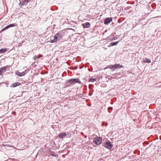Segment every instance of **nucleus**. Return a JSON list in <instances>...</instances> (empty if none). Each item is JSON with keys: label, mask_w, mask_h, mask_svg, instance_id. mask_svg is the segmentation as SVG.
I'll return each mask as SVG.
<instances>
[{"label": "nucleus", "mask_w": 161, "mask_h": 161, "mask_svg": "<svg viewBox=\"0 0 161 161\" xmlns=\"http://www.w3.org/2000/svg\"><path fill=\"white\" fill-rule=\"evenodd\" d=\"M50 154L52 156H55V154L54 153V152H50Z\"/></svg>", "instance_id": "obj_24"}, {"label": "nucleus", "mask_w": 161, "mask_h": 161, "mask_svg": "<svg viewBox=\"0 0 161 161\" xmlns=\"http://www.w3.org/2000/svg\"><path fill=\"white\" fill-rule=\"evenodd\" d=\"M71 22H72V23H74V22H73V21H71Z\"/></svg>", "instance_id": "obj_29"}, {"label": "nucleus", "mask_w": 161, "mask_h": 161, "mask_svg": "<svg viewBox=\"0 0 161 161\" xmlns=\"http://www.w3.org/2000/svg\"><path fill=\"white\" fill-rule=\"evenodd\" d=\"M57 40H55V39L54 38L53 39V40H51V41H50V42L51 43H55V42H57Z\"/></svg>", "instance_id": "obj_21"}, {"label": "nucleus", "mask_w": 161, "mask_h": 161, "mask_svg": "<svg viewBox=\"0 0 161 161\" xmlns=\"http://www.w3.org/2000/svg\"><path fill=\"white\" fill-rule=\"evenodd\" d=\"M30 0H22L21 1L19 0L20 2L19 3V5L20 7H22L23 5H26Z\"/></svg>", "instance_id": "obj_5"}, {"label": "nucleus", "mask_w": 161, "mask_h": 161, "mask_svg": "<svg viewBox=\"0 0 161 161\" xmlns=\"http://www.w3.org/2000/svg\"><path fill=\"white\" fill-rule=\"evenodd\" d=\"M112 107H109V108H108V110L111 109H112Z\"/></svg>", "instance_id": "obj_27"}, {"label": "nucleus", "mask_w": 161, "mask_h": 161, "mask_svg": "<svg viewBox=\"0 0 161 161\" xmlns=\"http://www.w3.org/2000/svg\"><path fill=\"white\" fill-rule=\"evenodd\" d=\"M78 68V67L77 66H75L73 67V66H71V69H76Z\"/></svg>", "instance_id": "obj_23"}, {"label": "nucleus", "mask_w": 161, "mask_h": 161, "mask_svg": "<svg viewBox=\"0 0 161 161\" xmlns=\"http://www.w3.org/2000/svg\"><path fill=\"white\" fill-rule=\"evenodd\" d=\"M106 126H107L108 125V124L107 123H106L105 125Z\"/></svg>", "instance_id": "obj_28"}, {"label": "nucleus", "mask_w": 161, "mask_h": 161, "mask_svg": "<svg viewBox=\"0 0 161 161\" xmlns=\"http://www.w3.org/2000/svg\"><path fill=\"white\" fill-rule=\"evenodd\" d=\"M118 38H117V37H113L111 39V41H114V40H117V39Z\"/></svg>", "instance_id": "obj_25"}, {"label": "nucleus", "mask_w": 161, "mask_h": 161, "mask_svg": "<svg viewBox=\"0 0 161 161\" xmlns=\"http://www.w3.org/2000/svg\"><path fill=\"white\" fill-rule=\"evenodd\" d=\"M39 55L40 56H35L34 57V59L36 60V59L39 58L40 57L42 56L40 54Z\"/></svg>", "instance_id": "obj_20"}, {"label": "nucleus", "mask_w": 161, "mask_h": 161, "mask_svg": "<svg viewBox=\"0 0 161 161\" xmlns=\"http://www.w3.org/2000/svg\"><path fill=\"white\" fill-rule=\"evenodd\" d=\"M20 84V83L19 82H16L13 84L12 85L13 87H15L19 85Z\"/></svg>", "instance_id": "obj_15"}, {"label": "nucleus", "mask_w": 161, "mask_h": 161, "mask_svg": "<svg viewBox=\"0 0 161 161\" xmlns=\"http://www.w3.org/2000/svg\"><path fill=\"white\" fill-rule=\"evenodd\" d=\"M90 25V24L89 22H86L84 24V27L85 28H87Z\"/></svg>", "instance_id": "obj_14"}, {"label": "nucleus", "mask_w": 161, "mask_h": 161, "mask_svg": "<svg viewBox=\"0 0 161 161\" xmlns=\"http://www.w3.org/2000/svg\"><path fill=\"white\" fill-rule=\"evenodd\" d=\"M75 83H78L79 84H81V82L80 81L79 79L78 78L71 79V84Z\"/></svg>", "instance_id": "obj_7"}, {"label": "nucleus", "mask_w": 161, "mask_h": 161, "mask_svg": "<svg viewBox=\"0 0 161 161\" xmlns=\"http://www.w3.org/2000/svg\"><path fill=\"white\" fill-rule=\"evenodd\" d=\"M72 24H71V25H72ZM76 30V27L75 25L72 26L71 25V30H73L74 31H75Z\"/></svg>", "instance_id": "obj_18"}, {"label": "nucleus", "mask_w": 161, "mask_h": 161, "mask_svg": "<svg viewBox=\"0 0 161 161\" xmlns=\"http://www.w3.org/2000/svg\"><path fill=\"white\" fill-rule=\"evenodd\" d=\"M9 28V27H8V25H7V26H6V27H5L4 28H3V29H2V30L1 31H0V33L1 32H2V31H5V30L8 29Z\"/></svg>", "instance_id": "obj_19"}, {"label": "nucleus", "mask_w": 161, "mask_h": 161, "mask_svg": "<svg viewBox=\"0 0 161 161\" xmlns=\"http://www.w3.org/2000/svg\"><path fill=\"white\" fill-rule=\"evenodd\" d=\"M81 133L82 134H83V133L81 132Z\"/></svg>", "instance_id": "obj_32"}, {"label": "nucleus", "mask_w": 161, "mask_h": 161, "mask_svg": "<svg viewBox=\"0 0 161 161\" xmlns=\"http://www.w3.org/2000/svg\"><path fill=\"white\" fill-rule=\"evenodd\" d=\"M7 48H2L0 49V53H5L7 51Z\"/></svg>", "instance_id": "obj_11"}, {"label": "nucleus", "mask_w": 161, "mask_h": 161, "mask_svg": "<svg viewBox=\"0 0 161 161\" xmlns=\"http://www.w3.org/2000/svg\"><path fill=\"white\" fill-rule=\"evenodd\" d=\"M103 146L108 149H111L113 147V145L109 141L104 143Z\"/></svg>", "instance_id": "obj_4"}, {"label": "nucleus", "mask_w": 161, "mask_h": 161, "mask_svg": "<svg viewBox=\"0 0 161 161\" xmlns=\"http://www.w3.org/2000/svg\"><path fill=\"white\" fill-rule=\"evenodd\" d=\"M72 36V37H73V35H72V36Z\"/></svg>", "instance_id": "obj_31"}, {"label": "nucleus", "mask_w": 161, "mask_h": 161, "mask_svg": "<svg viewBox=\"0 0 161 161\" xmlns=\"http://www.w3.org/2000/svg\"><path fill=\"white\" fill-rule=\"evenodd\" d=\"M143 61L145 63H150L151 62V60L150 59L147 58H145L143 60Z\"/></svg>", "instance_id": "obj_12"}, {"label": "nucleus", "mask_w": 161, "mask_h": 161, "mask_svg": "<svg viewBox=\"0 0 161 161\" xmlns=\"http://www.w3.org/2000/svg\"><path fill=\"white\" fill-rule=\"evenodd\" d=\"M62 36L63 33L61 31H60L56 34V35L54 36V38L55 40H56L57 41H58L62 39Z\"/></svg>", "instance_id": "obj_2"}, {"label": "nucleus", "mask_w": 161, "mask_h": 161, "mask_svg": "<svg viewBox=\"0 0 161 161\" xmlns=\"http://www.w3.org/2000/svg\"><path fill=\"white\" fill-rule=\"evenodd\" d=\"M119 42V41H117L116 42H112L110 43V45H111L112 46L116 45Z\"/></svg>", "instance_id": "obj_16"}, {"label": "nucleus", "mask_w": 161, "mask_h": 161, "mask_svg": "<svg viewBox=\"0 0 161 161\" xmlns=\"http://www.w3.org/2000/svg\"><path fill=\"white\" fill-rule=\"evenodd\" d=\"M16 74L18 75V76L21 77L22 76H24L25 74L24 72H20L18 70L16 71Z\"/></svg>", "instance_id": "obj_9"}, {"label": "nucleus", "mask_w": 161, "mask_h": 161, "mask_svg": "<svg viewBox=\"0 0 161 161\" xmlns=\"http://www.w3.org/2000/svg\"><path fill=\"white\" fill-rule=\"evenodd\" d=\"M123 67V66L122 65L118 64L114 65H108L105 69L109 68L112 69V71H114L117 69H120Z\"/></svg>", "instance_id": "obj_1"}, {"label": "nucleus", "mask_w": 161, "mask_h": 161, "mask_svg": "<svg viewBox=\"0 0 161 161\" xmlns=\"http://www.w3.org/2000/svg\"><path fill=\"white\" fill-rule=\"evenodd\" d=\"M16 159L14 158H9L8 160V161H16Z\"/></svg>", "instance_id": "obj_22"}, {"label": "nucleus", "mask_w": 161, "mask_h": 161, "mask_svg": "<svg viewBox=\"0 0 161 161\" xmlns=\"http://www.w3.org/2000/svg\"><path fill=\"white\" fill-rule=\"evenodd\" d=\"M69 81H70V79L69 80Z\"/></svg>", "instance_id": "obj_30"}, {"label": "nucleus", "mask_w": 161, "mask_h": 161, "mask_svg": "<svg viewBox=\"0 0 161 161\" xmlns=\"http://www.w3.org/2000/svg\"><path fill=\"white\" fill-rule=\"evenodd\" d=\"M112 21V18L111 17H108L106 18L104 21V24L106 25L108 24L110 22Z\"/></svg>", "instance_id": "obj_6"}, {"label": "nucleus", "mask_w": 161, "mask_h": 161, "mask_svg": "<svg viewBox=\"0 0 161 161\" xmlns=\"http://www.w3.org/2000/svg\"><path fill=\"white\" fill-rule=\"evenodd\" d=\"M8 66L3 67L0 68V75L6 71Z\"/></svg>", "instance_id": "obj_8"}, {"label": "nucleus", "mask_w": 161, "mask_h": 161, "mask_svg": "<svg viewBox=\"0 0 161 161\" xmlns=\"http://www.w3.org/2000/svg\"><path fill=\"white\" fill-rule=\"evenodd\" d=\"M97 80V79L96 78H91L89 80V82L93 83V82H94V81H96Z\"/></svg>", "instance_id": "obj_13"}, {"label": "nucleus", "mask_w": 161, "mask_h": 161, "mask_svg": "<svg viewBox=\"0 0 161 161\" xmlns=\"http://www.w3.org/2000/svg\"><path fill=\"white\" fill-rule=\"evenodd\" d=\"M102 139L101 137L97 136L94 138L93 142L97 145L101 144L102 143Z\"/></svg>", "instance_id": "obj_3"}, {"label": "nucleus", "mask_w": 161, "mask_h": 161, "mask_svg": "<svg viewBox=\"0 0 161 161\" xmlns=\"http://www.w3.org/2000/svg\"><path fill=\"white\" fill-rule=\"evenodd\" d=\"M2 84H5L6 86L7 87H8V84H7V83H3V82H2V83H0V85H1Z\"/></svg>", "instance_id": "obj_26"}, {"label": "nucleus", "mask_w": 161, "mask_h": 161, "mask_svg": "<svg viewBox=\"0 0 161 161\" xmlns=\"http://www.w3.org/2000/svg\"><path fill=\"white\" fill-rule=\"evenodd\" d=\"M17 25V24L15 23L10 24L8 25L9 28L15 26Z\"/></svg>", "instance_id": "obj_17"}, {"label": "nucleus", "mask_w": 161, "mask_h": 161, "mask_svg": "<svg viewBox=\"0 0 161 161\" xmlns=\"http://www.w3.org/2000/svg\"><path fill=\"white\" fill-rule=\"evenodd\" d=\"M66 136V134L65 133H61L58 135L59 137L61 138H64Z\"/></svg>", "instance_id": "obj_10"}]
</instances>
